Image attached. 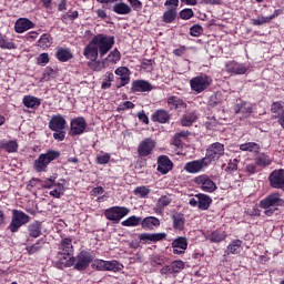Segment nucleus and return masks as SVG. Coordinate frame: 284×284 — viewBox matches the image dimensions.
<instances>
[{
    "label": "nucleus",
    "instance_id": "60",
    "mask_svg": "<svg viewBox=\"0 0 284 284\" xmlns=\"http://www.w3.org/2000/svg\"><path fill=\"white\" fill-rule=\"evenodd\" d=\"M180 17L181 19H184L185 21H187L189 19H192V17H194V11H192V9H183L180 12Z\"/></svg>",
    "mask_w": 284,
    "mask_h": 284
},
{
    "label": "nucleus",
    "instance_id": "24",
    "mask_svg": "<svg viewBox=\"0 0 284 284\" xmlns=\"http://www.w3.org/2000/svg\"><path fill=\"white\" fill-rule=\"evenodd\" d=\"M168 105L170 110H185L187 108V103L176 95L168 98Z\"/></svg>",
    "mask_w": 284,
    "mask_h": 284
},
{
    "label": "nucleus",
    "instance_id": "63",
    "mask_svg": "<svg viewBox=\"0 0 284 284\" xmlns=\"http://www.w3.org/2000/svg\"><path fill=\"white\" fill-rule=\"evenodd\" d=\"M165 264V260L161 256H154L151 260V265L156 266V265H164Z\"/></svg>",
    "mask_w": 284,
    "mask_h": 284
},
{
    "label": "nucleus",
    "instance_id": "22",
    "mask_svg": "<svg viewBox=\"0 0 284 284\" xmlns=\"http://www.w3.org/2000/svg\"><path fill=\"white\" fill-rule=\"evenodd\" d=\"M132 92H152V84L145 80H135L131 85Z\"/></svg>",
    "mask_w": 284,
    "mask_h": 284
},
{
    "label": "nucleus",
    "instance_id": "20",
    "mask_svg": "<svg viewBox=\"0 0 284 284\" xmlns=\"http://www.w3.org/2000/svg\"><path fill=\"white\" fill-rule=\"evenodd\" d=\"M55 50V58L58 61H60V63H68V61L74 58V54H72V50H70V48L58 47Z\"/></svg>",
    "mask_w": 284,
    "mask_h": 284
},
{
    "label": "nucleus",
    "instance_id": "12",
    "mask_svg": "<svg viewBox=\"0 0 284 284\" xmlns=\"http://www.w3.org/2000/svg\"><path fill=\"white\" fill-rule=\"evenodd\" d=\"M271 187L284 190V170H274L268 176Z\"/></svg>",
    "mask_w": 284,
    "mask_h": 284
},
{
    "label": "nucleus",
    "instance_id": "27",
    "mask_svg": "<svg viewBox=\"0 0 284 284\" xmlns=\"http://www.w3.org/2000/svg\"><path fill=\"white\" fill-rule=\"evenodd\" d=\"M58 258L60 265H63L64 267H72L75 263L74 256H72V253H65V252H59Z\"/></svg>",
    "mask_w": 284,
    "mask_h": 284
},
{
    "label": "nucleus",
    "instance_id": "40",
    "mask_svg": "<svg viewBox=\"0 0 284 284\" xmlns=\"http://www.w3.org/2000/svg\"><path fill=\"white\" fill-rule=\"evenodd\" d=\"M179 12L174 9H168L163 16H162V21L164 23H172L173 21L176 20Z\"/></svg>",
    "mask_w": 284,
    "mask_h": 284
},
{
    "label": "nucleus",
    "instance_id": "5",
    "mask_svg": "<svg viewBox=\"0 0 284 284\" xmlns=\"http://www.w3.org/2000/svg\"><path fill=\"white\" fill-rule=\"evenodd\" d=\"M221 156H225V145L220 142L212 143L207 146L204 160L209 165H212L214 161H219Z\"/></svg>",
    "mask_w": 284,
    "mask_h": 284
},
{
    "label": "nucleus",
    "instance_id": "9",
    "mask_svg": "<svg viewBox=\"0 0 284 284\" xmlns=\"http://www.w3.org/2000/svg\"><path fill=\"white\" fill-rule=\"evenodd\" d=\"M154 148H156V142L150 138L142 140L138 145V154L142 159L144 156H150L152 152H154Z\"/></svg>",
    "mask_w": 284,
    "mask_h": 284
},
{
    "label": "nucleus",
    "instance_id": "37",
    "mask_svg": "<svg viewBox=\"0 0 284 284\" xmlns=\"http://www.w3.org/2000/svg\"><path fill=\"white\" fill-rule=\"evenodd\" d=\"M113 12H115V14H130V12H132V8H130L125 2H119L113 6Z\"/></svg>",
    "mask_w": 284,
    "mask_h": 284
},
{
    "label": "nucleus",
    "instance_id": "16",
    "mask_svg": "<svg viewBox=\"0 0 284 284\" xmlns=\"http://www.w3.org/2000/svg\"><path fill=\"white\" fill-rule=\"evenodd\" d=\"M172 168H174V164L168 155H160L158 158V172H160V174H168V172H172Z\"/></svg>",
    "mask_w": 284,
    "mask_h": 284
},
{
    "label": "nucleus",
    "instance_id": "51",
    "mask_svg": "<svg viewBox=\"0 0 284 284\" xmlns=\"http://www.w3.org/2000/svg\"><path fill=\"white\" fill-rule=\"evenodd\" d=\"M272 21V18L265 17V16H260L255 19L251 20L252 26H265V23H270Z\"/></svg>",
    "mask_w": 284,
    "mask_h": 284
},
{
    "label": "nucleus",
    "instance_id": "26",
    "mask_svg": "<svg viewBox=\"0 0 284 284\" xmlns=\"http://www.w3.org/2000/svg\"><path fill=\"white\" fill-rule=\"evenodd\" d=\"M241 250H243V242L241 240H234L227 245L224 251V256H230V254H241Z\"/></svg>",
    "mask_w": 284,
    "mask_h": 284
},
{
    "label": "nucleus",
    "instance_id": "28",
    "mask_svg": "<svg viewBox=\"0 0 284 284\" xmlns=\"http://www.w3.org/2000/svg\"><path fill=\"white\" fill-rule=\"evenodd\" d=\"M22 103L24 108H28L30 110H37V108L41 105V99L34 95H24L22 99Z\"/></svg>",
    "mask_w": 284,
    "mask_h": 284
},
{
    "label": "nucleus",
    "instance_id": "3",
    "mask_svg": "<svg viewBox=\"0 0 284 284\" xmlns=\"http://www.w3.org/2000/svg\"><path fill=\"white\" fill-rule=\"evenodd\" d=\"M59 156H61V153L59 151L52 150H49L47 153L40 154L33 163L36 172H45L48 170V165H50L52 161H57Z\"/></svg>",
    "mask_w": 284,
    "mask_h": 284
},
{
    "label": "nucleus",
    "instance_id": "50",
    "mask_svg": "<svg viewBox=\"0 0 284 284\" xmlns=\"http://www.w3.org/2000/svg\"><path fill=\"white\" fill-rule=\"evenodd\" d=\"M151 190L148 186H138L134 190L135 196H139L140 199H145L150 194Z\"/></svg>",
    "mask_w": 284,
    "mask_h": 284
},
{
    "label": "nucleus",
    "instance_id": "33",
    "mask_svg": "<svg viewBox=\"0 0 284 284\" xmlns=\"http://www.w3.org/2000/svg\"><path fill=\"white\" fill-rule=\"evenodd\" d=\"M41 230H42V226H41V222L39 221H36L28 226L29 235L32 239H39V236H41Z\"/></svg>",
    "mask_w": 284,
    "mask_h": 284
},
{
    "label": "nucleus",
    "instance_id": "21",
    "mask_svg": "<svg viewBox=\"0 0 284 284\" xmlns=\"http://www.w3.org/2000/svg\"><path fill=\"white\" fill-rule=\"evenodd\" d=\"M173 254H185L187 250V239L180 236L172 242Z\"/></svg>",
    "mask_w": 284,
    "mask_h": 284
},
{
    "label": "nucleus",
    "instance_id": "36",
    "mask_svg": "<svg viewBox=\"0 0 284 284\" xmlns=\"http://www.w3.org/2000/svg\"><path fill=\"white\" fill-rule=\"evenodd\" d=\"M52 45V36L48 33H43L38 40V48L42 50H48Z\"/></svg>",
    "mask_w": 284,
    "mask_h": 284
},
{
    "label": "nucleus",
    "instance_id": "31",
    "mask_svg": "<svg viewBox=\"0 0 284 284\" xmlns=\"http://www.w3.org/2000/svg\"><path fill=\"white\" fill-rule=\"evenodd\" d=\"M241 152H252L254 154H258L261 152V144L256 142H246L240 145Z\"/></svg>",
    "mask_w": 284,
    "mask_h": 284
},
{
    "label": "nucleus",
    "instance_id": "43",
    "mask_svg": "<svg viewBox=\"0 0 284 284\" xmlns=\"http://www.w3.org/2000/svg\"><path fill=\"white\" fill-rule=\"evenodd\" d=\"M53 187H55V190L50 191V196H53L54 199H61V196H63V194L65 193V184L55 183Z\"/></svg>",
    "mask_w": 284,
    "mask_h": 284
},
{
    "label": "nucleus",
    "instance_id": "34",
    "mask_svg": "<svg viewBox=\"0 0 284 284\" xmlns=\"http://www.w3.org/2000/svg\"><path fill=\"white\" fill-rule=\"evenodd\" d=\"M235 114H243L250 116L252 114V105L247 102H242L235 106Z\"/></svg>",
    "mask_w": 284,
    "mask_h": 284
},
{
    "label": "nucleus",
    "instance_id": "55",
    "mask_svg": "<svg viewBox=\"0 0 284 284\" xmlns=\"http://www.w3.org/2000/svg\"><path fill=\"white\" fill-rule=\"evenodd\" d=\"M38 65H48L50 63V55L48 53H41L37 58Z\"/></svg>",
    "mask_w": 284,
    "mask_h": 284
},
{
    "label": "nucleus",
    "instance_id": "29",
    "mask_svg": "<svg viewBox=\"0 0 284 284\" xmlns=\"http://www.w3.org/2000/svg\"><path fill=\"white\" fill-rule=\"evenodd\" d=\"M195 199H197L199 210H210V205H212V197L210 195L199 193L195 195Z\"/></svg>",
    "mask_w": 284,
    "mask_h": 284
},
{
    "label": "nucleus",
    "instance_id": "57",
    "mask_svg": "<svg viewBox=\"0 0 284 284\" xmlns=\"http://www.w3.org/2000/svg\"><path fill=\"white\" fill-rule=\"evenodd\" d=\"M165 8H168V10H179V0H165L164 2Z\"/></svg>",
    "mask_w": 284,
    "mask_h": 284
},
{
    "label": "nucleus",
    "instance_id": "17",
    "mask_svg": "<svg viewBox=\"0 0 284 284\" xmlns=\"http://www.w3.org/2000/svg\"><path fill=\"white\" fill-rule=\"evenodd\" d=\"M65 118L63 115L58 114L53 115L51 120L49 121V128L52 130V132H61V130H65L67 125Z\"/></svg>",
    "mask_w": 284,
    "mask_h": 284
},
{
    "label": "nucleus",
    "instance_id": "35",
    "mask_svg": "<svg viewBox=\"0 0 284 284\" xmlns=\"http://www.w3.org/2000/svg\"><path fill=\"white\" fill-rule=\"evenodd\" d=\"M255 165L258 168H267L272 165V159L265 153H261L255 158Z\"/></svg>",
    "mask_w": 284,
    "mask_h": 284
},
{
    "label": "nucleus",
    "instance_id": "61",
    "mask_svg": "<svg viewBox=\"0 0 284 284\" xmlns=\"http://www.w3.org/2000/svg\"><path fill=\"white\" fill-rule=\"evenodd\" d=\"M108 64L105 63V60L101 62L99 61H93V63L91 64V68L94 70V72H101V70H103V68H105Z\"/></svg>",
    "mask_w": 284,
    "mask_h": 284
},
{
    "label": "nucleus",
    "instance_id": "13",
    "mask_svg": "<svg viewBox=\"0 0 284 284\" xmlns=\"http://www.w3.org/2000/svg\"><path fill=\"white\" fill-rule=\"evenodd\" d=\"M85 128H88V122H85L84 118H75L71 121V136H79V134H83L85 132Z\"/></svg>",
    "mask_w": 284,
    "mask_h": 284
},
{
    "label": "nucleus",
    "instance_id": "58",
    "mask_svg": "<svg viewBox=\"0 0 284 284\" xmlns=\"http://www.w3.org/2000/svg\"><path fill=\"white\" fill-rule=\"evenodd\" d=\"M202 32H203V27H201L199 24H194L190 29L191 37H201Z\"/></svg>",
    "mask_w": 284,
    "mask_h": 284
},
{
    "label": "nucleus",
    "instance_id": "18",
    "mask_svg": "<svg viewBox=\"0 0 284 284\" xmlns=\"http://www.w3.org/2000/svg\"><path fill=\"white\" fill-rule=\"evenodd\" d=\"M32 28H34V22L27 18H20L14 23V31L18 34H23V32H28V30H32Z\"/></svg>",
    "mask_w": 284,
    "mask_h": 284
},
{
    "label": "nucleus",
    "instance_id": "7",
    "mask_svg": "<svg viewBox=\"0 0 284 284\" xmlns=\"http://www.w3.org/2000/svg\"><path fill=\"white\" fill-rule=\"evenodd\" d=\"M129 214L130 209L125 206H113L104 211L105 219H108V221H113L114 223H119L121 219L128 216Z\"/></svg>",
    "mask_w": 284,
    "mask_h": 284
},
{
    "label": "nucleus",
    "instance_id": "19",
    "mask_svg": "<svg viewBox=\"0 0 284 284\" xmlns=\"http://www.w3.org/2000/svg\"><path fill=\"white\" fill-rule=\"evenodd\" d=\"M165 233H142L139 235L141 243H158V241H163L166 239Z\"/></svg>",
    "mask_w": 284,
    "mask_h": 284
},
{
    "label": "nucleus",
    "instance_id": "14",
    "mask_svg": "<svg viewBox=\"0 0 284 284\" xmlns=\"http://www.w3.org/2000/svg\"><path fill=\"white\" fill-rule=\"evenodd\" d=\"M225 70L229 74H245L248 68L245 63H239L236 61H229L225 63Z\"/></svg>",
    "mask_w": 284,
    "mask_h": 284
},
{
    "label": "nucleus",
    "instance_id": "42",
    "mask_svg": "<svg viewBox=\"0 0 284 284\" xmlns=\"http://www.w3.org/2000/svg\"><path fill=\"white\" fill-rule=\"evenodd\" d=\"M114 81V73L112 72H106L103 75V80L101 83V89L102 90H110V88H112V82Z\"/></svg>",
    "mask_w": 284,
    "mask_h": 284
},
{
    "label": "nucleus",
    "instance_id": "47",
    "mask_svg": "<svg viewBox=\"0 0 284 284\" xmlns=\"http://www.w3.org/2000/svg\"><path fill=\"white\" fill-rule=\"evenodd\" d=\"M104 61H105V64L108 63V61L109 63H116L118 61H121V52L119 51V49L112 50L108 54L106 59H104Z\"/></svg>",
    "mask_w": 284,
    "mask_h": 284
},
{
    "label": "nucleus",
    "instance_id": "41",
    "mask_svg": "<svg viewBox=\"0 0 284 284\" xmlns=\"http://www.w3.org/2000/svg\"><path fill=\"white\" fill-rule=\"evenodd\" d=\"M122 270H123V265L119 263V261L116 260L106 261L104 272H121Z\"/></svg>",
    "mask_w": 284,
    "mask_h": 284
},
{
    "label": "nucleus",
    "instance_id": "59",
    "mask_svg": "<svg viewBox=\"0 0 284 284\" xmlns=\"http://www.w3.org/2000/svg\"><path fill=\"white\" fill-rule=\"evenodd\" d=\"M283 110V104L281 102H274L271 106V112H273V114H276V116H278V114H281Z\"/></svg>",
    "mask_w": 284,
    "mask_h": 284
},
{
    "label": "nucleus",
    "instance_id": "30",
    "mask_svg": "<svg viewBox=\"0 0 284 284\" xmlns=\"http://www.w3.org/2000/svg\"><path fill=\"white\" fill-rule=\"evenodd\" d=\"M141 225L143 230H154L161 225V221L158 217L149 216L142 220Z\"/></svg>",
    "mask_w": 284,
    "mask_h": 284
},
{
    "label": "nucleus",
    "instance_id": "39",
    "mask_svg": "<svg viewBox=\"0 0 284 284\" xmlns=\"http://www.w3.org/2000/svg\"><path fill=\"white\" fill-rule=\"evenodd\" d=\"M43 245H45V240L40 239L36 244L27 246L26 250L28 254H37V252H40L43 248Z\"/></svg>",
    "mask_w": 284,
    "mask_h": 284
},
{
    "label": "nucleus",
    "instance_id": "46",
    "mask_svg": "<svg viewBox=\"0 0 284 284\" xmlns=\"http://www.w3.org/2000/svg\"><path fill=\"white\" fill-rule=\"evenodd\" d=\"M0 48L1 50H14L17 44L0 33Z\"/></svg>",
    "mask_w": 284,
    "mask_h": 284
},
{
    "label": "nucleus",
    "instance_id": "2",
    "mask_svg": "<svg viewBox=\"0 0 284 284\" xmlns=\"http://www.w3.org/2000/svg\"><path fill=\"white\" fill-rule=\"evenodd\" d=\"M280 205H283L281 193H271L260 202V207L264 210L265 216H273Z\"/></svg>",
    "mask_w": 284,
    "mask_h": 284
},
{
    "label": "nucleus",
    "instance_id": "4",
    "mask_svg": "<svg viewBox=\"0 0 284 284\" xmlns=\"http://www.w3.org/2000/svg\"><path fill=\"white\" fill-rule=\"evenodd\" d=\"M28 223H30V215L26 214L23 211L13 210L9 230L12 234H14L19 232L23 225H28Z\"/></svg>",
    "mask_w": 284,
    "mask_h": 284
},
{
    "label": "nucleus",
    "instance_id": "32",
    "mask_svg": "<svg viewBox=\"0 0 284 284\" xmlns=\"http://www.w3.org/2000/svg\"><path fill=\"white\" fill-rule=\"evenodd\" d=\"M152 121L158 123H168V121H170V113L165 110H158L153 113Z\"/></svg>",
    "mask_w": 284,
    "mask_h": 284
},
{
    "label": "nucleus",
    "instance_id": "11",
    "mask_svg": "<svg viewBox=\"0 0 284 284\" xmlns=\"http://www.w3.org/2000/svg\"><path fill=\"white\" fill-rule=\"evenodd\" d=\"M209 165L210 164L205 161V158H202L200 160L187 162L184 165V171L189 174H199V172H202L204 168H207Z\"/></svg>",
    "mask_w": 284,
    "mask_h": 284
},
{
    "label": "nucleus",
    "instance_id": "54",
    "mask_svg": "<svg viewBox=\"0 0 284 284\" xmlns=\"http://www.w3.org/2000/svg\"><path fill=\"white\" fill-rule=\"evenodd\" d=\"M55 181H57V176L52 175L43 181L42 187H44L45 190H52V187H54Z\"/></svg>",
    "mask_w": 284,
    "mask_h": 284
},
{
    "label": "nucleus",
    "instance_id": "25",
    "mask_svg": "<svg viewBox=\"0 0 284 284\" xmlns=\"http://www.w3.org/2000/svg\"><path fill=\"white\" fill-rule=\"evenodd\" d=\"M206 241H211V243H221L227 239V234L225 231H213L205 233Z\"/></svg>",
    "mask_w": 284,
    "mask_h": 284
},
{
    "label": "nucleus",
    "instance_id": "44",
    "mask_svg": "<svg viewBox=\"0 0 284 284\" xmlns=\"http://www.w3.org/2000/svg\"><path fill=\"white\" fill-rule=\"evenodd\" d=\"M173 219V227L174 230H183L185 227V217L182 214H174Z\"/></svg>",
    "mask_w": 284,
    "mask_h": 284
},
{
    "label": "nucleus",
    "instance_id": "6",
    "mask_svg": "<svg viewBox=\"0 0 284 284\" xmlns=\"http://www.w3.org/2000/svg\"><path fill=\"white\" fill-rule=\"evenodd\" d=\"M190 85L195 94H201V92H205V90L212 85V78L205 74L197 75L190 80Z\"/></svg>",
    "mask_w": 284,
    "mask_h": 284
},
{
    "label": "nucleus",
    "instance_id": "8",
    "mask_svg": "<svg viewBox=\"0 0 284 284\" xmlns=\"http://www.w3.org/2000/svg\"><path fill=\"white\" fill-rule=\"evenodd\" d=\"M74 270L78 272H83V270H88L90 264L94 261V256H92L91 252L81 251L75 257Z\"/></svg>",
    "mask_w": 284,
    "mask_h": 284
},
{
    "label": "nucleus",
    "instance_id": "53",
    "mask_svg": "<svg viewBox=\"0 0 284 284\" xmlns=\"http://www.w3.org/2000/svg\"><path fill=\"white\" fill-rule=\"evenodd\" d=\"M105 265H106L105 260H94L91 267L93 270H98V272H105Z\"/></svg>",
    "mask_w": 284,
    "mask_h": 284
},
{
    "label": "nucleus",
    "instance_id": "45",
    "mask_svg": "<svg viewBox=\"0 0 284 284\" xmlns=\"http://www.w3.org/2000/svg\"><path fill=\"white\" fill-rule=\"evenodd\" d=\"M196 119H197L196 113L194 112L187 113L182 116L181 124L183 125V128H190V125H192V123H194Z\"/></svg>",
    "mask_w": 284,
    "mask_h": 284
},
{
    "label": "nucleus",
    "instance_id": "64",
    "mask_svg": "<svg viewBox=\"0 0 284 284\" xmlns=\"http://www.w3.org/2000/svg\"><path fill=\"white\" fill-rule=\"evenodd\" d=\"M275 119H277L278 125H281V128H283L284 130V110L280 112V114L276 115Z\"/></svg>",
    "mask_w": 284,
    "mask_h": 284
},
{
    "label": "nucleus",
    "instance_id": "1",
    "mask_svg": "<svg viewBox=\"0 0 284 284\" xmlns=\"http://www.w3.org/2000/svg\"><path fill=\"white\" fill-rule=\"evenodd\" d=\"M114 47V37L103 33L97 34L83 50V55L89 61H97L99 54L103 58Z\"/></svg>",
    "mask_w": 284,
    "mask_h": 284
},
{
    "label": "nucleus",
    "instance_id": "56",
    "mask_svg": "<svg viewBox=\"0 0 284 284\" xmlns=\"http://www.w3.org/2000/svg\"><path fill=\"white\" fill-rule=\"evenodd\" d=\"M133 108L134 104L132 103V101H125L118 106V112H125V110H133Z\"/></svg>",
    "mask_w": 284,
    "mask_h": 284
},
{
    "label": "nucleus",
    "instance_id": "48",
    "mask_svg": "<svg viewBox=\"0 0 284 284\" xmlns=\"http://www.w3.org/2000/svg\"><path fill=\"white\" fill-rule=\"evenodd\" d=\"M172 203V196L170 195H162L158 202H156V210H163L164 207H168Z\"/></svg>",
    "mask_w": 284,
    "mask_h": 284
},
{
    "label": "nucleus",
    "instance_id": "62",
    "mask_svg": "<svg viewBox=\"0 0 284 284\" xmlns=\"http://www.w3.org/2000/svg\"><path fill=\"white\" fill-rule=\"evenodd\" d=\"M97 161H98L99 165H105V164L110 163V154L105 153L102 155H98Z\"/></svg>",
    "mask_w": 284,
    "mask_h": 284
},
{
    "label": "nucleus",
    "instance_id": "38",
    "mask_svg": "<svg viewBox=\"0 0 284 284\" xmlns=\"http://www.w3.org/2000/svg\"><path fill=\"white\" fill-rule=\"evenodd\" d=\"M141 223H142V219L136 217V215H133L122 221L121 225L123 227H136L138 225H141Z\"/></svg>",
    "mask_w": 284,
    "mask_h": 284
},
{
    "label": "nucleus",
    "instance_id": "10",
    "mask_svg": "<svg viewBox=\"0 0 284 284\" xmlns=\"http://www.w3.org/2000/svg\"><path fill=\"white\" fill-rule=\"evenodd\" d=\"M195 183L201 187L203 192H216V183L210 179V176L203 174L195 178Z\"/></svg>",
    "mask_w": 284,
    "mask_h": 284
},
{
    "label": "nucleus",
    "instance_id": "23",
    "mask_svg": "<svg viewBox=\"0 0 284 284\" xmlns=\"http://www.w3.org/2000/svg\"><path fill=\"white\" fill-rule=\"evenodd\" d=\"M0 150L12 154L19 150V142L17 140H1Z\"/></svg>",
    "mask_w": 284,
    "mask_h": 284
},
{
    "label": "nucleus",
    "instance_id": "52",
    "mask_svg": "<svg viewBox=\"0 0 284 284\" xmlns=\"http://www.w3.org/2000/svg\"><path fill=\"white\" fill-rule=\"evenodd\" d=\"M170 265L173 274H179V272L185 270V263L183 261H174Z\"/></svg>",
    "mask_w": 284,
    "mask_h": 284
},
{
    "label": "nucleus",
    "instance_id": "49",
    "mask_svg": "<svg viewBox=\"0 0 284 284\" xmlns=\"http://www.w3.org/2000/svg\"><path fill=\"white\" fill-rule=\"evenodd\" d=\"M61 250L68 254H72L74 247L72 246V239L65 237L61 241Z\"/></svg>",
    "mask_w": 284,
    "mask_h": 284
},
{
    "label": "nucleus",
    "instance_id": "15",
    "mask_svg": "<svg viewBox=\"0 0 284 284\" xmlns=\"http://www.w3.org/2000/svg\"><path fill=\"white\" fill-rule=\"evenodd\" d=\"M114 74L120 79V85L118 88H125L130 83L132 71L128 67H119L115 69Z\"/></svg>",
    "mask_w": 284,
    "mask_h": 284
}]
</instances>
